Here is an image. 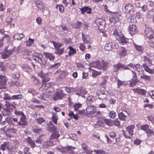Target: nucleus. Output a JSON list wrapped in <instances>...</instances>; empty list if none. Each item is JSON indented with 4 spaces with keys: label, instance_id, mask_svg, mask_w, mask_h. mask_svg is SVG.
Here are the masks:
<instances>
[{
    "label": "nucleus",
    "instance_id": "nucleus-1",
    "mask_svg": "<svg viewBox=\"0 0 154 154\" xmlns=\"http://www.w3.org/2000/svg\"><path fill=\"white\" fill-rule=\"evenodd\" d=\"M33 58L36 62L41 64L45 65L46 63V58H44L43 54L39 53L34 54Z\"/></svg>",
    "mask_w": 154,
    "mask_h": 154
},
{
    "label": "nucleus",
    "instance_id": "nucleus-2",
    "mask_svg": "<svg viewBox=\"0 0 154 154\" xmlns=\"http://www.w3.org/2000/svg\"><path fill=\"white\" fill-rule=\"evenodd\" d=\"M134 128V125H130L126 128V132L122 131L123 136L126 138H130L132 136L133 129Z\"/></svg>",
    "mask_w": 154,
    "mask_h": 154
},
{
    "label": "nucleus",
    "instance_id": "nucleus-3",
    "mask_svg": "<svg viewBox=\"0 0 154 154\" xmlns=\"http://www.w3.org/2000/svg\"><path fill=\"white\" fill-rule=\"evenodd\" d=\"M122 18V17L120 13L118 12H112L109 20L110 23H114L119 22Z\"/></svg>",
    "mask_w": 154,
    "mask_h": 154
},
{
    "label": "nucleus",
    "instance_id": "nucleus-4",
    "mask_svg": "<svg viewBox=\"0 0 154 154\" xmlns=\"http://www.w3.org/2000/svg\"><path fill=\"white\" fill-rule=\"evenodd\" d=\"M113 34L119 37V40L123 45L124 44L127 43L128 42L126 40L127 39L124 37L122 34L121 32L120 31H118L116 29H115L113 32Z\"/></svg>",
    "mask_w": 154,
    "mask_h": 154
},
{
    "label": "nucleus",
    "instance_id": "nucleus-5",
    "mask_svg": "<svg viewBox=\"0 0 154 154\" xmlns=\"http://www.w3.org/2000/svg\"><path fill=\"white\" fill-rule=\"evenodd\" d=\"M144 33L145 36L148 38L151 39L154 38L153 31L148 26H146Z\"/></svg>",
    "mask_w": 154,
    "mask_h": 154
},
{
    "label": "nucleus",
    "instance_id": "nucleus-6",
    "mask_svg": "<svg viewBox=\"0 0 154 154\" xmlns=\"http://www.w3.org/2000/svg\"><path fill=\"white\" fill-rule=\"evenodd\" d=\"M14 50V48L13 47L11 49L9 47L4 49V52L2 53V58L4 59L8 58Z\"/></svg>",
    "mask_w": 154,
    "mask_h": 154
},
{
    "label": "nucleus",
    "instance_id": "nucleus-7",
    "mask_svg": "<svg viewBox=\"0 0 154 154\" xmlns=\"http://www.w3.org/2000/svg\"><path fill=\"white\" fill-rule=\"evenodd\" d=\"M121 69H125L131 70L128 67V65L125 66L121 63H119L113 66V70L114 72H117Z\"/></svg>",
    "mask_w": 154,
    "mask_h": 154
},
{
    "label": "nucleus",
    "instance_id": "nucleus-8",
    "mask_svg": "<svg viewBox=\"0 0 154 154\" xmlns=\"http://www.w3.org/2000/svg\"><path fill=\"white\" fill-rule=\"evenodd\" d=\"M23 98L21 94H18L10 96L8 94H4V99L6 100H17L21 99Z\"/></svg>",
    "mask_w": 154,
    "mask_h": 154
},
{
    "label": "nucleus",
    "instance_id": "nucleus-9",
    "mask_svg": "<svg viewBox=\"0 0 154 154\" xmlns=\"http://www.w3.org/2000/svg\"><path fill=\"white\" fill-rule=\"evenodd\" d=\"M96 23L98 26L99 29L102 30L104 29L106 24V21L104 20L98 18L96 20Z\"/></svg>",
    "mask_w": 154,
    "mask_h": 154
},
{
    "label": "nucleus",
    "instance_id": "nucleus-10",
    "mask_svg": "<svg viewBox=\"0 0 154 154\" xmlns=\"http://www.w3.org/2000/svg\"><path fill=\"white\" fill-rule=\"evenodd\" d=\"M124 8L126 13L130 14H132L134 11V7L131 4L129 3L126 4Z\"/></svg>",
    "mask_w": 154,
    "mask_h": 154
},
{
    "label": "nucleus",
    "instance_id": "nucleus-11",
    "mask_svg": "<svg viewBox=\"0 0 154 154\" xmlns=\"http://www.w3.org/2000/svg\"><path fill=\"white\" fill-rule=\"evenodd\" d=\"M128 67L130 68H133L134 69L135 68L136 70L139 72V73H141L144 72L141 66L138 64H137L136 65H134L132 63H130L128 64Z\"/></svg>",
    "mask_w": 154,
    "mask_h": 154
},
{
    "label": "nucleus",
    "instance_id": "nucleus-12",
    "mask_svg": "<svg viewBox=\"0 0 154 154\" xmlns=\"http://www.w3.org/2000/svg\"><path fill=\"white\" fill-rule=\"evenodd\" d=\"M65 95L62 91H60L57 92L54 95L53 99L54 100H58L62 99L63 97Z\"/></svg>",
    "mask_w": 154,
    "mask_h": 154
},
{
    "label": "nucleus",
    "instance_id": "nucleus-13",
    "mask_svg": "<svg viewBox=\"0 0 154 154\" xmlns=\"http://www.w3.org/2000/svg\"><path fill=\"white\" fill-rule=\"evenodd\" d=\"M89 107H88L86 109V112L87 114L90 115L91 117H93L97 115H99L101 114V112L100 111L97 112H95L93 110H90Z\"/></svg>",
    "mask_w": 154,
    "mask_h": 154
},
{
    "label": "nucleus",
    "instance_id": "nucleus-14",
    "mask_svg": "<svg viewBox=\"0 0 154 154\" xmlns=\"http://www.w3.org/2000/svg\"><path fill=\"white\" fill-rule=\"evenodd\" d=\"M20 119V121L18 122L19 125L23 127H24L27 125V119L25 116H21Z\"/></svg>",
    "mask_w": 154,
    "mask_h": 154
},
{
    "label": "nucleus",
    "instance_id": "nucleus-15",
    "mask_svg": "<svg viewBox=\"0 0 154 154\" xmlns=\"http://www.w3.org/2000/svg\"><path fill=\"white\" fill-rule=\"evenodd\" d=\"M97 94L100 99H104L106 96V94L103 88L98 90L97 91Z\"/></svg>",
    "mask_w": 154,
    "mask_h": 154
},
{
    "label": "nucleus",
    "instance_id": "nucleus-16",
    "mask_svg": "<svg viewBox=\"0 0 154 154\" xmlns=\"http://www.w3.org/2000/svg\"><path fill=\"white\" fill-rule=\"evenodd\" d=\"M52 126L53 127V131L54 132V133L51 134L50 139L51 140H54L58 138L60 136V134L58 132L55 131L56 128L54 125L53 124Z\"/></svg>",
    "mask_w": 154,
    "mask_h": 154
},
{
    "label": "nucleus",
    "instance_id": "nucleus-17",
    "mask_svg": "<svg viewBox=\"0 0 154 154\" xmlns=\"http://www.w3.org/2000/svg\"><path fill=\"white\" fill-rule=\"evenodd\" d=\"M81 13L82 14H85V12L87 13L88 14L91 13V9L88 6H85L82 8L80 9Z\"/></svg>",
    "mask_w": 154,
    "mask_h": 154
},
{
    "label": "nucleus",
    "instance_id": "nucleus-18",
    "mask_svg": "<svg viewBox=\"0 0 154 154\" xmlns=\"http://www.w3.org/2000/svg\"><path fill=\"white\" fill-rule=\"evenodd\" d=\"M7 81V79L5 76L0 75V85L2 86H5L6 84Z\"/></svg>",
    "mask_w": 154,
    "mask_h": 154
},
{
    "label": "nucleus",
    "instance_id": "nucleus-19",
    "mask_svg": "<svg viewBox=\"0 0 154 154\" xmlns=\"http://www.w3.org/2000/svg\"><path fill=\"white\" fill-rule=\"evenodd\" d=\"M101 64L99 61H97L91 63L90 64V66L91 67L96 68L99 69H101Z\"/></svg>",
    "mask_w": 154,
    "mask_h": 154
},
{
    "label": "nucleus",
    "instance_id": "nucleus-20",
    "mask_svg": "<svg viewBox=\"0 0 154 154\" xmlns=\"http://www.w3.org/2000/svg\"><path fill=\"white\" fill-rule=\"evenodd\" d=\"M44 54L45 56V57L44 58H46V62H47L48 58L49 59L50 61H53L55 58V57L51 54L48 52H44Z\"/></svg>",
    "mask_w": 154,
    "mask_h": 154
},
{
    "label": "nucleus",
    "instance_id": "nucleus-21",
    "mask_svg": "<svg viewBox=\"0 0 154 154\" xmlns=\"http://www.w3.org/2000/svg\"><path fill=\"white\" fill-rule=\"evenodd\" d=\"M133 90L134 92L137 93L138 94L141 95H144L146 92V91L144 90L139 88L133 89Z\"/></svg>",
    "mask_w": 154,
    "mask_h": 154
},
{
    "label": "nucleus",
    "instance_id": "nucleus-22",
    "mask_svg": "<svg viewBox=\"0 0 154 154\" xmlns=\"http://www.w3.org/2000/svg\"><path fill=\"white\" fill-rule=\"evenodd\" d=\"M75 92L77 95L81 96L82 94H86L87 93V91L84 88H81L78 89L77 91H76Z\"/></svg>",
    "mask_w": 154,
    "mask_h": 154
},
{
    "label": "nucleus",
    "instance_id": "nucleus-23",
    "mask_svg": "<svg viewBox=\"0 0 154 154\" xmlns=\"http://www.w3.org/2000/svg\"><path fill=\"white\" fill-rule=\"evenodd\" d=\"M24 36V35L23 33H17L14 35L13 38L15 39L21 40Z\"/></svg>",
    "mask_w": 154,
    "mask_h": 154
},
{
    "label": "nucleus",
    "instance_id": "nucleus-24",
    "mask_svg": "<svg viewBox=\"0 0 154 154\" xmlns=\"http://www.w3.org/2000/svg\"><path fill=\"white\" fill-rule=\"evenodd\" d=\"M25 141L28 143L32 147L34 148L35 147V144L34 141L32 140L30 138L28 137L25 139Z\"/></svg>",
    "mask_w": 154,
    "mask_h": 154
},
{
    "label": "nucleus",
    "instance_id": "nucleus-25",
    "mask_svg": "<svg viewBox=\"0 0 154 154\" xmlns=\"http://www.w3.org/2000/svg\"><path fill=\"white\" fill-rule=\"evenodd\" d=\"M82 39L84 44L90 43V38L88 35H84L83 33L82 34Z\"/></svg>",
    "mask_w": 154,
    "mask_h": 154
},
{
    "label": "nucleus",
    "instance_id": "nucleus-26",
    "mask_svg": "<svg viewBox=\"0 0 154 154\" xmlns=\"http://www.w3.org/2000/svg\"><path fill=\"white\" fill-rule=\"evenodd\" d=\"M48 74L47 73L42 80L43 85H42V86L39 89L41 91H42L43 90V89H42V87L43 86L44 84H45L47 82H48L50 79V78L48 76Z\"/></svg>",
    "mask_w": 154,
    "mask_h": 154
},
{
    "label": "nucleus",
    "instance_id": "nucleus-27",
    "mask_svg": "<svg viewBox=\"0 0 154 154\" xmlns=\"http://www.w3.org/2000/svg\"><path fill=\"white\" fill-rule=\"evenodd\" d=\"M141 75L140 78L143 79H144L145 81H149L150 80V77L149 76L144 74L143 72L139 73V75Z\"/></svg>",
    "mask_w": 154,
    "mask_h": 154
},
{
    "label": "nucleus",
    "instance_id": "nucleus-28",
    "mask_svg": "<svg viewBox=\"0 0 154 154\" xmlns=\"http://www.w3.org/2000/svg\"><path fill=\"white\" fill-rule=\"evenodd\" d=\"M101 64V69H103V70H106L107 69L108 67V63L106 62H105L103 60H102L101 62H100Z\"/></svg>",
    "mask_w": 154,
    "mask_h": 154
},
{
    "label": "nucleus",
    "instance_id": "nucleus-29",
    "mask_svg": "<svg viewBox=\"0 0 154 154\" xmlns=\"http://www.w3.org/2000/svg\"><path fill=\"white\" fill-rule=\"evenodd\" d=\"M82 22L78 21L77 22L73 23L72 26L74 28L79 29L82 27Z\"/></svg>",
    "mask_w": 154,
    "mask_h": 154
},
{
    "label": "nucleus",
    "instance_id": "nucleus-30",
    "mask_svg": "<svg viewBox=\"0 0 154 154\" xmlns=\"http://www.w3.org/2000/svg\"><path fill=\"white\" fill-rule=\"evenodd\" d=\"M126 54V50L124 48L121 47L120 49V54L121 57H123L125 56Z\"/></svg>",
    "mask_w": 154,
    "mask_h": 154
},
{
    "label": "nucleus",
    "instance_id": "nucleus-31",
    "mask_svg": "<svg viewBox=\"0 0 154 154\" xmlns=\"http://www.w3.org/2000/svg\"><path fill=\"white\" fill-rule=\"evenodd\" d=\"M64 51V48H56L55 53L59 55H60L62 54Z\"/></svg>",
    "mask_w": 154,
    "mask_h": 154
},
{
    "label": "nucleus",
    "instance_id": "nucleus-32",
    "mask_svg": "<svg viewBox=\"0 0 154 154\" xmlns=\"http://www.w3.org/2000/svg\"><path fill=\"white\" fill-rule=\"evenodd\" d=\"M122 111L120 112L123 113V114L127 116H129L131 114V112L128 109H125V108H122Z\"/></svg>",
    "mask_w": 154,
    "mask_h": 154
},
{
    "label": "nucleus",
    "instance_id": "nucleus-33",
    "mask_svg": "<svg viewBox=\"0 0 154 154\" xmlns=\"http://www.w3.org/2000/svg\"><path fill=\"white\" fill-rule=\"evenodd\" d=\"M112 43H109L108 44H106L104 47L105 50L107 51H110L111 50L112 47Z\"/></svg>",
    "mask_w": 154,
    "mask_h": 154
},
{
    "label": "nucleus",
    "instance_id": "nucleus-34",
    "mask_svg": "<svg viewBox=\"0 0 154 154\" xmlns=\"http://www.w3.org/2000/svg\"><path fill=\"white\" fill-rule=\"evenodd\" d=\"M118 116L119 119L122 121L125 120L126 117L128 116L125 115L123 113L120 112L118 113Z\"/></svg>",
    "mask_w": 154,
    "mask_h": 154
},
{
    "label": "nucleus",
    "instance_id": "nucleus-35",
    "mask_svg": "<svg viewBox=\"0 0 154 154\" xmlns=\"http://www.w3.org/2000/svg\"><path fill=\"white\" fill-rule=\"evenodd\" d=\"M11 86H15L18 87L21 86L22 84L19 81H14L11 82Z\"/></svg>",
    "mask_w": 154,
    "mask_h": 154
},
{
    "label": "nucleus",
    "instance_id": "nucleus-36",
    "mask_svg": "<svg viewBox=\"0 0 154 154\" xmlns=\"http://www.w3.org/2000/svg\"><path fill=\"white\" fill-rule=\"evenodd\" d=\"M146 132L148 137H151L154 135V132L152 129H149Z\"/></svg>",
    "mask_w": 154,
    "mask_h": 154
},
{
    "label": "nucleus",
    "instance_id": "nucleus-37",
    "mask_svg": "<svg viewBox=\"0 0 154 154\" xmlns=\"http://www.w3.org/2000/svg\"><path fill=\"white\" fill-rule=\"evenodd\" d=\"M69 56H70L76 53V50L74 49L72 47L69 46Z\"/></svg>",
    "mask_w": 154,
    "mask_h": 154
},
{
    "label": "nucleus",
    "instance_id": "nucleus-38",
    "mask_svg": "<svg viewBox=\"0 0 154 154\" xmlns=\"http://www.w3.org/2000/svg\"><path fill=\"white\" fill-rule=\"evenodd\" d=\"M106 124L109 126H112L113 125V120L110 119H105L104 120Z\"/></svg>",
    "mask_w": 154,
    "mask_h": 154
},
{
    "label": "nucleus",
    "instance_id": "nucleus-39",
    "mask_svg": "<svg viewBox=\"0 0 154 154\" xmlns=\"http://www.w3.org/2000/svg\"><path fill=\"white\" fill-rule=\"evenodd\" d=\"M36 4L38 8L39 9H42L43 8V4L40 1L37 0L36 2Z\"/></svg>",
    "mask_w": 154,
    "mask_h": 154
},
{
    "label": "nucleus",
    "instance_id": "nucleus-40",
    "mask_svg": "<svg viewBox=\"0 0 154 154\" xmlns=\"http://www.w3.org/2000/svg\"><path fill=\"white\" fill-rule=\"evenodd\" d=\"M143 67L146 71L150 73L152 72V70L148 67L146 63L143 64Z\"/></svg>",
    "mask_w": 154,
    "mask_h": 154
},
{
    "label": "nucleus",
    "instance_id": "nucleus-41",
    "mask_svg": "<svg viewBox=\"0 0 154 154\" xmlns=\"http://www.w3.org/2000/svg\"><path fill=\"white\" fill-rule=\"evenodd\" d=\"M137 27L134 25L132 24L130 25L128 27V30L132 32H134L136 31Z\"/></svg>",
    "mask_w": 154,
    "mask_h": 154
},
{
    "label": "nucleus",
    "instance_id": "nucleus-42",
    "mask_svg": "<svg viewBox=\"0 0 154 154\" xmlns=\"http://www.w3.org/2000/svg\"><path fill=\"white\" fill-rule=\"evenodd\" d=\"M128 21L129 22L132 23H135L137 22L136 18L133 15L131 16L128 19Z\"/></svg>",
    "mask_w": 154,
    "mask_h": 154
},
{
    "label": "nucleus",
    "instance_id": "nucleus-43",
    "mask_svg": "<svg viewBox=\"0 0 154 154\" xmlns=\"http://www.w3.org/2000/svg\"><path fill=\"white\" fill-rule=\"evenodd\" d=\"M35 120L37 123L39 124H41L44 122L45 120L43 118L40 117L35 119Z\"/></svg>",
    "mask_w": 154,
    "mask_h": 154
},
{
    "label": "nucleus",
    "instance_id": "nucleus-44",
    "mask_svg": "<svg viewBox=\"0 0 154 154\" xmlns=\"http://www.w3.org/2000/svg\"><path fill=\"white\" fill-rule=\"evenodd\" d=\"M149 126L148 125L145 124L141 125L140 126V129L144 131H146L149 129Z\"/></svg>",
    "mask_w": 154,
    "mask_h": 154
},
{
    "label": "nucleus",
    "instance_id": "nucleus-45",
    "mask_svg": "<svg viewBox=\"0 0 154 154\" xmlns=\"http://www.w3.org/2000/svg\"><path fill=\"white\" fill-rule=\"evenodd\" d=\"M34 41V39H32L30 38H29L28 39V40L26 42V45L27 46H29L31 45L33 43Z\"/></svg>",
    "mask_w": 154,
    "mask_h": 154
},
{
    "label": "nucleus",
    "instance_id": "nucleus-46",
    "mask_svg": "<svg viewBox=\"0 0 154 154\" xmlns=\"http://www.w3.org/2000/svg\"><path fill=\"white\" fill-rule=\"evenodd\" d=\"M82 106V104L79 103H75L74 106V110L75 111L78 110Z\"/></svg>",
    "mask_w": 154,
    "mask_h": 154
},
{
    "label": "nucleus",
    "instance_id": "nucleus-47",
    "mask_svg": "<svg viewBox=\"0 0 154 154\" xmlns=\"http://www.w3.org/2000/svg\"><path fill=\"white\" fill-rule=\"evenodd\" d=\"M43 141V139L42 138V136H41L37 138V139L35 140V141L37 143L41 144Z\"/></svg>",
    "mask_w": 154,
    "mask_h": 154
},
{
    "label": "nucleus",
    "instance_id": "nucleus-48",
    "mask_svg": "<svg viewBox=\"0 0 154 154\" xmlns=\"http://www.w3.org/2000/svg\"><path fill=\"white\" fill-rule=\"evenodd\" d=\"M33 131L34 132L37 133L38 134H40L42 132V129L39 128H36L33 129Z\"/></svg>",
    "mask_w": 154,
    "mask_h": 154
},
{
    "label": "nucleus",
    "instance_id": "nucleus-49",
    "mask_svg": "<svg viewBox=\"0 0 154 154\" xmlns=\"http://www.w3.org/2000/svg\"><path fill=\"white\" fill-rule=\"evenodd\" d=\"M144 61L146 63H147L149 65H150L151 64V61L148 57L146 56H144Z\"/></svg>",
    "mask_w": 154,
    "mask_h": 154
},
{
    "label": "nucleus",
    "instance_id": "nucleus-50",
    "mask_svg": "<svg viewBox=\"0 0 154 154\" xmlns=\"http://www.w3.org/2000/svg\"><path fill=\"white\" fill-rule=\"evenodd\" d=\"M113 125L116 126H120V122L117 119L114 120H113Z\"/></svg>",
    "mask_w": 154,
    "mask_h": 154
},
{
    "label": "nucleus",
    "instance_id": "nucleus-51",
    "mask_svg": "<svg viewBox=\"0 0 154 154\" xmlns=\"http://www.w3.org/2000/svg\"><path fill=\"white\" fill-rule=\"evenodd\" d=\"M8 145V142H5L1 145V149L3 151H4L6 148H7Z\"/></svg>",
    "mask_w": 154,
    "mask_h": 154
},
{
    "label": "nucleus",
    "instance_id": "nucleus-52",
    "mask_svg": "<svg viewBox=\"0 0 154 154\" xmlns=\"http://www.w3.org/2000/svg\"><path fill=\"white\" fill-rule=\"evenodd\" d=\"M135 48L139 51H142L143 50V48L142 46L134 45Z\"/></svg>",
    "mask_w": 154,
    "mask_h": 154
},
{
    "label": "nucleus",
    "instance_id": "nucleus-53",
    "mask_svg": "<svg viewBox=\"0 0 154 154\" xmlns=\"http://www.w3.org/2000/svg\"><path fill=\"white\" fill-rule=\"evenodd\" d=\"M101 73V72H98V71H95L93 72L92 73V76L93 77L95 78L97 76L100 74Z\"/></svg>",
    "mask_w": 154,
    "mask_h": 154
},
{
    "label": "nucleus",
    "instance_id": "nucleus-54",
    "mask_svg": "<svg viewBox=\"0 0 154 154\" xmlns=\"http://www.w3.org/2000/svg\"><path fill=\"white\" fill-rule=\"evenodd\" d=\"M116 115V113L114 111H111L109 113V116L111 118H114Z\"/></svg>",
    "mask_w": 154,
    "mask_h": 154
},
{
    "label": "nucleus",
    "instance_id": "nucleus-55",
    "mask_svg": "<svg viewBox=\"0 0 154 154\" xmlns=\"http://www.w3.org/2000/svg\"><path fill=\"white\" fill-rule=\"evenodd\" d=\"M58 119V117L57 116L55 115H53L52 116V119L53 122L55 124H57V120Z\"/></svg>",
    "mask_w": 154,
    "mask_h": 154
},
{
    "label": "nucleus",
    "instance_id": "nucleus-56",
    "mask_svg": "<svg viewBox=\"0 0 154 154\" xmlns=\"http://www.w3.org/2000/svg\"><path fill=\"white\" fill-rule=\"evenodd\" d=\"M61 27L62 29L64 31L65 33H67L69 31V29L66 26L64 25H62Z\"/></svg>",
    "mask_w": 154,
    "mask_h": 154
},
{
    "label": "nucleus",
    "instance_id": "nucleus-57",
    "mask_svg": "<svg viewBox=\"0 0 154 154\" xmlns=\"http://www.w3.org/2000/svg\"><path fill=\"white\" fill-rule=\"evenodd\" d=\"M117 88H119L120 86H121L124 84V82L118 79L117 80Z\"/></svg>",
    "mask_w": 154,
    "mask_h": 154
},
{
    "label": "nucleus",
    "instance_id": "nucleus-58",
    "mask_svg": "<svg viewBox=\"0 0 154 154\" xmlns=\"http://www.w3.org/2000/svg\"><path fill=\"white\" fill-rule=\"evenodd\" d=\"M14 112L15 114L17 115H22V116H25L23 112L21 111H19L16 110H15Z\"/></svg>",
    "mask_w": 154,
    "mask_h": 154
},
{
    "label": "nucleus",
    "instance_id": "nucleus-59",
    "mask_svg": "<svg viewBox=\"0 0 154 154\" xmlns=\"http://www.w3.org/2000/svg\"><path fill=\"white\" fill-rule=\"evenodd\" d=\"M59 63H55L54 64L50 65V68H57L59 66Z\"/></svg>",
    "mask_w": 154,
    "mask_h": 154
},
{
    "label": "nucleus",
    "instance_id": "nucleus-60",
    "mask_svg": "<svg viewBox=\"0 0 154 154\" xmlns=\"http://www.w3.org/2000/svg\"><path fill=\"white\" fill-rule=\"evenodd\" d=\"M7 149L8 150L12 151L13 150V147L12 145H10L9 143L8 142Z\"/></svg>",
    "mask_w": 154,
    "mask_h": 154
},
{
    "label": "nucleus",
    "instance_id": "nucleus-61",
    "mask_svg": "<svg viewBox=\"0 0 154 154\" xmlns=\"http://www.w3.org/2000/svg\"><path fill=\"white\" fill-rule=\"evenodd\" d=\"M87 100L90 103H91L94 101V98L93 96H90L87 98Z\"/></svg>",
    "mask_w": 154,
    "mask_h": 154
},
{
    "label": "nucleus",
    "instance_id": "nucleus-62",
    "mask_svg": "<svg viewBox=\"0 0 154 154\" xmlns=\"http://www.w3.org/2000/svg\"><path fill=\"white\" fill-rule=\"evenodd\" d=\"M28 92L29 93L32 94L33 95H36L38 94L37 92L35 91L34 90L32 89H29V90Z\"/></svg>",
    "mask_w": 154,
    "mask_h": 154
},
{
    "label": "nucleus",
    "instance_id": "nucleus-63",
    "mask_svg": "<svg viewBox=\"0 0 154 154\" xmlns=\"http://www.w3.org/2000/svg\"><path fill=\"white\" fill-rule=\"evenodd\" d=\"M148 94L151 98L154 99V90L149 91Z\"/></svg>",
    "mask_w": 154,
    "mask_h": 154
},
{
    "label": "nucleus",
    "instance_id": "nucleus-64",
    "mask_svg": "<svg viewBox=\"0 0 154 154\" xmlns=\"http://www.w3.org/2000/svg\"><path fill=\"white\" fill-rule=\"evenodd\" d=\"M149 121L152 122L154 124V116H149L147 117Z\"/></svg>",
    "mask_w": 154,
    "mask_h": 154
}]
</instances>
